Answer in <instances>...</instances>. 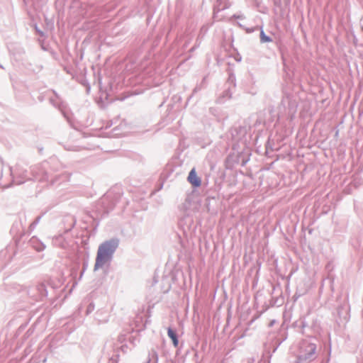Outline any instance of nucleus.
<instances>
[{
	"mask_svg": "<svg viewBox=\"0 0 363 363\" xmlns=\"http://www.w3.org/2000/svg\"><path fill=\"white\" fill-rule=\"evenodd\" d=\"M117 246V242L114 240L106 241L102 243L97 252L94 269L96 270L102 267L111 258L112 253Z\"/></svg>",
	"mask_w": 363,
	"mask_h": 363,
	"instance_id": "nucleus-1",
	"label": "nucleus"
},
{
	"mask_svg": "<svg viewBox=\"0 0 363 363\" xmlns=\"http://www.w3.org/2000/svg\"><path fill=\"white\" fill-rule=\"evenodd\" d=\"M187 180L194 187H199L201 184V180L197 176L194 168L190 171Z\"/></svg>",
	"mask_w": 363,
	"mask_h": 363,
	"instance_id": "nucleus-2",
	"label": "nucleus"
},
{
	"mask_svg": "<svg viewBox=\"0 0 363 363\" xmlns=\"http://www.w3.org/2000/svg\"><path fill=\"white\" fill-rule=\"evenodd\" d=\"M167 333L169 338L172 340L173 345L175 347H177L179 345V341L177 337L176 333L173 330L170 328L167 329Z\"/></svg>",
	"mask_w": 363,
	"mask_h": 363,
	"instance_id": "nucleus-3",
	"label": "nucleus"
},
{
	"mask_svg": "<svg viewBox=\"0 0 363 363\" xmlns=\"http://www.w3.org/2000/svg\"><path fill=\"white\" fill-rule=\"evenodd\" d=\"M260 40L262 43H269L272 41V39L266 35L262 30L260 32Z\"/></svg>",
	"mask_w": 363,
	"mask_h": 363,
	"instance_id": "nucleus-4",
	"label": "nucleus"
},
{
	"mask_svg": "<svg viewBox=\"0 0 363 363\" xmlns=\"http://www.w3.org/2000/svg\"><path fill=\"white\" fill-rule=\"evenodd\" d=\"M311 350L313 352L315 350L314 345H311Z\"/></svg>",
	"mask_w": 363,
	"mask_h": 363,
	"instance_id": "nucleus-5",
	"label": "nucleus"
}]
</instances>
